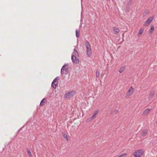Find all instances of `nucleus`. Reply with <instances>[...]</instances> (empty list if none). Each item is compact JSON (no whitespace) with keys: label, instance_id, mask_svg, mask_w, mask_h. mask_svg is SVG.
<instances>
[{"label":"nucleus","instance_id":"obj_13","mask_svg":"<svg viewBox=\"0 0 157 157\" xmlns=\"http://www.w3.org/2000/svg\"><path fill=\"white\" fill-rule=\"evenodd\" d=\"M144 31V29H141L139 31L137 34L138 36H140L142 33H143Z\"/></svg>","mask_w":157,"mask_h":157},{"label":"nucleus","instance_id":"obj_17","mask_svg":"<svg viewBox=\"0 0 157 157\" xmlns=\"http://www.w3.org/2000/svg\"><path fill=\"white\" fill-rule=\"evenodd\" d=\"M46 99L45 98H44L41 101L40 105L41 106H43L44 105L45 101L44 100H46Z\"/></svg>","mask_w":157,"mask_h":157},{"label":"nucleus","instance_id":"obj_23","mask_svg":"<svg viewBox=\"0 0 157 157\" xmlns=\"http://www.w3.org/2000/svg\"><path fill=\"white\" fill-rule=\"evenodd\" d=\"M107 1H110V0H107Z\"/></svg>","mask_w":157,"mask_h":157},{"label":"nucleus","instance_id":"obj_4","mask_svg":"<svg viewBox=\"0 0 157 157\" xmlns=\"http://www.w3.org/2000/svg\"><path fill=\"white\" fill-rule=\"evenodd\" d=\"M134 91V89L132 87H131L126 93L125 97L127 98H129L132 95V94Z\"/></svg>","mask_w":157,"mask_h":157},{"label":"nucleus","instance_id":"obj_8","mask_svg":"<svg viewBox=\"0 0 157 157\" xmlns=\"http://www.w3.org/2000/svg\"><path fill=\"white\" fill-rule=\"evenodd\" d=\"M75 94V91H72L69 92L66 94L65 97L67 98H70L73 96Z\"/></svg>","mask_w":157,"mask_h":157},{"label":"nucleus","instance_id":"obj_18","mask_svg":"<svg viewBox=\"0 0 157 157\" xmlns=\"http://www.w3.org/2000/svg\"><path fill=\"white\" fill-rule=\"evenodd\" d=\"M100 72L98 70H96V76L97 78H98L99 77V76Z\"/></svg>","mask_w":157,"mask_h":157},{"label":"nucleus","instance_id":"obj_2","mask_svg":"<svg viewBox=\"0 0 157 157\" xmlns=\"http://www.w3.org/2000/svg\"><path fill=\"white\" fill-rule=\"evenodd\" d=\"M85 45L86 47V51L88 57H90L92 54V51L89 42L87 40L85 41Z\"/></svg>","mask_w":157,"mask_h":157},{"label":"nucleus","instance_id":"obj_3","mask_svg":"<svg viewBox=\"0 0 157 157\" xmlns=\"http://www.w3.org/2000/svg\"><path fill=\"white\" fill-rule=\"evenodd\" d=\"M144 151L143 149H140L135 151L133 153L135 157H141L143 154Z\"/></svg>","mask_w":157,"mask_h":157},{"label":"nucleus","instance_id":"obj_1","mask_svg":"<svg viewBox=\"0 0 157 157\" xmlns=\"http://www.w3.org/2000/svg\"><path fill=\"white\" fill-rule=\"evenodd\" d=\"M74 51L71 55V60L73 63L77 64L79 62V59L77 57V56L78 55V53L76 49H74Z\"/></svg>","mask_w":157,"mask_h":157},{"label":"nucleus","instance_id":"obj_10","mask_svg":"<svg viewBox=\"0 0 157 157\" xmlns=\"http://www.w3.org/2000/svg\"><path fill=\"white\" fill-rule=\"evenodd\" d=\"M151 110V109H146L143 112L142 115L144 116H146L147 115L149 114Z\"/></svg>","mask_w":157,"mask_h":157},{"label":"nucleus","instance_id":"obj_20","mask_svg":"<svg viewBox=\"0 0 157 157\" xmlns=\"http://www.w3.org/2000/svg\"><path fill=\"white\" fill-rule=\"evenodd\" d=\"M76 36L77 37H78L79 36V32L78 33L77 29L76 30Z\"/></svg>","mask_w":157,"mask_h":157},{"label":"nucleus","instance_id":"obj_14","mask_svg":"<svg viewBox=\"0 0 157 157\" xmlns=\"http://www.w3.org/2000/svg\"><path fill=\"white\" fill-rule=\"evenodd\" d=\"M26 150H27V152L28 155L29 156V157H32L33 155H32L31 152V151H30V149H27Z\"/></svg>","mask_w":157,"mask_h":157},{"label":"nucleus","instance_id":"obj_19","mask_svg":"<svg viewBox=\"0 0 157 157\" xmlns=\"http://www.w3.org/2000/svg\"><path fill=\"white\" fill-rule=\"evenodd\" d=\"M154 30V27L153 26H152L151 27V29H150L149 32L150 33H151Z\"/></svg>","mask_w":157,"mask_h":157},{"label":"nucleus","instance_id":"obj_16","mask_svg":"<svg viewBox=\"0 0 157 157\" xmlns=\"http://www.w3.org/2000/svg\"><path fill=\"white\" fill-rule=\"evenodd\" d=\"M125 69V68L123 67H121V68L119 69V72H120V73H121L122 72H123Z\"/></svg>","mask_w":157,"mask_h":157},{"label":"nucleus","instance_id":"obj_6","mask_svg":"<svg viewBox=\"0 0 157 157\" xmlns=\"http://www.w3.org/2000/svg\"><path fill=\"white\" fill-rule=\"evenodd\" d=\"M59 77H57L56 78H55L52 82L51 86L54 89H56V86L58 85V80L59 79Z\"/></svg>","mask_w":157,"mask_h":157},{"label":"nucleus","instance_id":"obj_22","mask_svg":"<svg viewBox=\"0 0 157 157\" xmlns=\"http://www.w3.org/2000/svg\"><path fill=\"white\" fill-rule=\"evenodd\" d=\"M115 111H116V112H118V111L117 110H115Z\"/></svg>","mask_w":157,"mask_h":157},{"label":"nucleus","instance_id":"obj_15","mask_svg":"<svg viewBox=\"0 0 157 157\" xmlns=\"http://www.w3.org/2000/svg\"><path fill=\"white\" fill-rule=\"evenodd\" d=\"M63 136L64 138H65L67 141H68V136L67 134L65 133H63Z\"/></svg>","mask_w":157,"mask_h":157},{"label":"nucleus","instance_id":"obj_7","mask_svg":"<svg viewBox=\"0 0 157 157\" xmlns=\"http://www.w3.org/2000/svg\"><path fill=\"white\" fill-rule=\"evenodd\" d=\"M154 18V17H150L147 19L144 23V25L145 26H148L152 22Z\"/></svg>","mask_w":157,"mask_h":157},{"label":"nucleus","instance_id":"obj_5","mask_svg":"<svg viewBox=\"0 0 157 157\" xmlns=\"http://www.w3.org/2000/svg\"><path fill=\"white\" fill-rule=\"evenodd\" d=\"M68 71V66L67 65H64L62 67L61 70V74H66Z\"/></svg>","mask_w":157,"mask_h":157},{"label":"nucleus","instance_id":"obj_9","mask_svg":"<svg viewBox=\"0 0 157 157\" xmlns=\"http://www.w3.org/2000/svg\"><path fill=\"white\" fill-rule=\"evenodd\" d=\"M113 30L114 34L116 35H117L120 31V30L119 29L116 27H113Z\"/></svg>","mask_w":157,"mask_h":157},{"label":"nucleus","instance_id":"obj_12","mask_svg":"<svg viewBox=\"0 0 157 157\" xmlns=\"http://www.w3.org/2000/svg\"><path fill=\"white\" fill-rule=\"evenodd\" d=\"M148 133V131L146 129H144L142 130L141 135L143 137H145L146 136V135Z\"/></svg>","mask_w":157,"mask_h":157},{"label":"nucleus","instance_id":"obj_11","mask_svg":"<svg viewBox=\"0 0 157 157\" xmlns=\"http://www.w3.org/2000/svg\"><path fill=\"white\" fill-rule=\"evenodd\" d=\"M99 112V110H97L94 111V113L93 114V115L92 117H90V118L91 120H92L94 118H95L96 117L97 115L98 114Z\"/></svg>","mask_w":157,"mask_h":157},{"label":"nucleus","instance_id":"obj_21","mask_svg":"<svg viewBox=\"0 0 157 157\" xmlns=\"http://www.w3.org/2000/svg\"><path fill=\"white\" fill-rule=\"evenodd\" d=\"M153 96V93L152 92H151L149 94V97L150 98L152 97Z\"/></svg>","mask_w":157,"mask_h":157}]
</instances>
